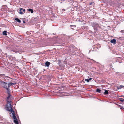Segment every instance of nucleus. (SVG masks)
Here are the masks:
<instances>
[{"label":"nucleus","instance_id":"f257e3e1","mask_svg":"<svg viewBox=\"0 0 124 124\" xmlns=\"http://www.w3.org/2000/svg\"><path fill=\"white\" fill-rule=\"evenodd\" d=\"M12 99V96L10 94H9L6 99L7 101V104L6 106V110L12 108L11 103L12 102L11 100Z\"/></svg>","mask_w":124,"mask_h":124},{"label":"nucleus","instance_id":"f03ea898","mask_svg":"<svg viewBox=\"0 0 124 124\" xmlns=\"http://www.w3.org/2000/svg\"><path fill=\"white\" fill-rule=\"evenodd\" d=\"M6 110L11 112V113L12 114V116L14 120H17V118L12 108Z\"/></svg>","mask_w":124,"mask_h":124},{"label":"nucleus","instance_id":"7ed1b4c3","mask_svg":"<svg viewBox=\"0 0 124 124\" xmlns=\"http://www.w3.org/2000/svg\"><path fill=\"white\" fill-rule=\"evenodd\" d=\"M7 84H8L7 83H6L5 82L3 81L1 86L4 88H5L7 90H8V87L7 86Z\"/></svg>","mask_w":124,"mask_h":124},{"label":"nucleus","instance_id":"20e7f679","mask_svg":"<svg viewBox=\"0 0 124 124\" xmlns=\"http://www.w3.org/2000/svg\"><path fill=\"white\" fill-rule=\"evenodd\" d=\"M20 12L19 13L21 14H22L25 13V9L22 8H20Z\"/></svg>","mask_w":124,"mask_h":124},{"label":"nucleus","instance_id":"39448f33","mask_svg":"<svg viewBox=\"0 0 124 124\" xmlns=\"http://www.w3.org/2000/svg\"><path fill=\"white\" fill-rule=\"evenodd\" d=\"M92 25L94 27H97L99 26L98 24L96 23L93 22L92 23Z\"/></svg>","mask_w":124,"mask_h":124},{"label":"nucleus","instance_id":"423d86ee","mask_svg":"<svg viewBox=\"0 0 124 124\" xmlns=\"http://www.w3.org/2000/svg\"><path fill=\"white\" fill-rule=\"evenodd\" d=\"M50 64V63L49 62L47 61L45 63V66L47 67H49Z\"/></svg>","mask_w":124,"mask_h":124},{"label":"nucleus","instance_id":"0eeeda50","mask_svg":"<svg viewBox=\"0 0 124 124\" xmlns=\"http://www.w3.org/2000/svg\"><path fill=\"white\" fill-rule=\"evenodd\" d=\"M111 42L113 43L114 44H115L116 43V40L115 39H113L112 40H111L110 41Z\"/></svg>","mask_w":124,"mask_h":124},{"label":"nucleus","instance_id":"6e6552de","mask_svg":"<svg viewBox=\"0 0 124 124\" xmlns=\"http://www.w3.org/2000/svg\"><path fill=\"white\" fill-rule=\"evenodd\" d=\"M28 11L32 13H33V9H28Z\"/></svg>","mask_w":124,"mask_h":124},{"label":"nucleus","instance_id":"1a4fd4ad","mask_svg":"<svg viewBox=\"0 0 124 124\" xmlns=\"http://www.w3.org/2000/svg\"><path fill=\"white\" fill-rule=\"evenodd\" d=\"M104 93L105 95L108 94V90H105V91Z\"/></svg>","mask_w":124,"mask_h":124},{"label":"nucleus","instance_id":"9d476101","mask_svg":"<svg viewBox=\"0 0 124 124\" xmlns=\"http://www.w3.org/2000/svg\"><path fill=\"white\" fill-rule=\"evenodd\" d=\"M14 122L16 124H18V122L17 120L15 119L14 120Z\"/></svg>","mask_w":124,"mask_h":124},{"label":"nucleus","instance_id":"9b49d317","mask_svg":"<svg viewBox=\"0 0 124 124\" xmlns=\"http://www.w3.org/2000/svg\"><path fill=\"white\" fill-rule=\"evenodd\" d=\"M15 20L16 21L20 23L21 22V21L19 20V19L17 18L15 19Z\"/></svg>","mask_w":124,"mask_h":124},{"label":"nucleus","instance_id":"f8f14e48","mask_svg":"<svg viewBox=\"0 0 124 124\" xmlns=\"http://www.w3.org/2000/svg\"><path fill=\"white\" fill-rule=\"evenodd\" d=\"M119 100L122 102H123L124 101V99L120 98L119 99Z\"/></svg>","mask_w":124,"mask_h":124},{"label":"nucleus","instance_id":"ddd939ff","mask_svg":"<svg viewBox=\"0 0 124 124\" xmlns=\"http://www.w3.org/2000/svg\"><path fill=\"white\" fill-rule=\"evenodd\" d=\"M124 86H122V85H120L119 86H117V88H118V89H121L123 87H124Z\"/></svg>","mask_w":124,"mask_h":124},{"label":"nucleus","instance_id":"4468645a","mask_svg":"<svg viewBox=\"0 0 124 124\" xmlns=\"http://www.w3.org/2000/svg\"><path fill=\"white\" fill-rule=\"evenodd\" d=\"M7 31H4L3 32V34L5 35L6 36L7 35V34L6 33Z\"/></svg>","mask_w":124,"mask_h":124},{"label":"nucleus","instance_id":"2eb2a0df","mask_svg":"<svg viewBox=\"0 0 124 124\" xmlns=\"http://www.w3.org/2000/svg\"><path fill=\"white\" fill-rule=\"evenodd\" d=\"M14 84L12 83H9L8 84V88L11 86L12 84Z\"/></svg>","mask_w":124,"mask_h":124},{"label":"nucleus","instance_id":"dca6fc26","mask_svg":"<svg viewBox=\"0 0 124 124\" xmlns=\"http://www.w3.org/2000/svg\"><path fill=\"white\" fill-rule=\"evenodd\" d=\"M96 91L99 93H100L101 90L99 89H97L96 90Z\"/></svg>","mask_w":124,"mask_h":124},{"label":"nucleus","instance_id":"f3484780","mask_svg":"<svg viewBox=\"0 0 124 124\" xmlns=\"http://www.w3.org/2000/svg\"><path fill=\"white\" fill-rule=\"evenodd\" d=\"M3 81L0 80V86H1Z\"/></svg>","mask_w":124,"mask_h":124},{"label":"nucleus","instance_id":"a211bd4d","mask_svg":"<svg viewBox=\"0 0 124 124\" xmlns=\"http://www.w3.org/2000/svg\"><path fill=\"white\" fill-rule=\"evenodd\" d=\"M85 81H86L87 82H89V79H85Z\"/></svg>","mask_w":124,"mask_h":124},{"label":"nucleus","instance_id":"6ab92c4d","mask_svg":"<svg viewBox=\"0 0 124 124\" xmlns=\"http://www.w3.org/2000/svg\"><path fill=\"white\" fill-rule=\"evenodd\" d=\"M120 108L121 110H124V108H123V107H121Z\"/></svg>","mask_w":124,"mask_h":124},{"label":"nucleus","instance_id":"aec40b11","mask_svg":"<svg viewBox=\"0 0 124 124\" xmlns=\"http://www.w3.org/2000/svg\"><path fill=\"white\" fill-rule=\"evenodd\" d=\"M16 53H17V52H19V53H21V52H19V51H16L15 52Z\"/></svg>","mask_w":124,"mask_h":124},{"label":"nucleus","instance_id":"412c9836","mask_svg":"<svg viewBox=\"0 0 124 124\" xmlns=\"http://www.w3.org/2000/svg\"><path fill=\"white\" fill-rule=\"evenodd\" d=\"M92 2H91L89 3V5H91L92 4Z\"/></svg>","mask_w":124,"mask_h":124},{"label":"nucleus","instance_id":"4be33fe9","mask_svg":"<svg viewBox=\"0 0 124 124\" xmlns=\"http://www.w3.org/2000/svg\"><path fill=\"white\" fill-rule=\"evenodd\" d=\"M92 79V78H90L89 79V80H91Z\"/></svg>","mask_w":124,"mask_h":124},{"label":"nucleus","instance_id":"5701e85b","mask_svg":"<svg viewBox=\"0 0 124 124\" xmlns=\"http://www.w3.org/2000/svg\"><path fill=\"white\" fill-rule=\"evenodd\" d=\"M23 22L25 23V22L24 21H23Z\"/></svg>","mask_w":124,"mask_h":124},{"label":"nucleus","instance_id":"b1692460","mask_svg":"<svg viewBox=\"0 0 124 124\" xmlns=\"http://www.w3.org/2000/svg\"><path fill=\"white\" fill-rule=\"evenodd\" d=\"M75 48H76V47H75Z\"/></svg>","mask_w":124,"mask_h":124}]
</instances>
